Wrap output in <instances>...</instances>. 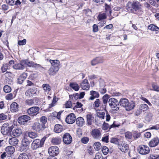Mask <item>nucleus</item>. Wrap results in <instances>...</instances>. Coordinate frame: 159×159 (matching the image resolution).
<instances>
[{"label":"nucleus","mask_w":159,"mask_h":159,"mask_svg":"<svg viewBox=\"0 0 159 159\" xmlns=\"http://www.w3.org/2000/svg\"><path fill=\"white\" fill-rule=\"evenodd\" d=\"M139 153L142 155H146L148 154L150 152V148L147 145H139L138 148Z\"/></svg>","instance_id":"6e6552de"},{"label":"nucleus","mask_w":159,"mask_h":159,"mask_svg":"<svg viewBox=\"0 0 159 159\" xmlns=\"http://www.w3.org/2000/svg\"><path fill=\"white\" fill-rule=\"evenodd\" d=\"M39 99L37 98H34L32 99H27L25 101L26 105L31 106L37 105L39 102Z\"/></svg>","instance_id":"9b49d317"},{"label":"nucleus","mask_w":159,"mask_h":159,"mask_svg":"<svg viewBox=\"0 0 159 159\" xmlns=\"http://www.w3.org/2000/svg\"><path fill=\"white\" fill-rule=\"evenodd\" d=\"M48 152L51 156H55L59 153V149L57 146H52L49 148Z\"/></svg>","instance_id":"f8f14e48"},{"label":"nucleus","mask_w":159,"mask_h":159,"mask_svg":"<svg viewBox=\"0 0 159 159\" xmlns=\"http://www.w3.org/2000/svg\"><path fill=\"white\" fill-rule=\"evenodd\" d=\"M38 93V91L37 88H32L28 89L26 91L25 95L27 97L30 98L36 96Z\"/></svg>","instance_id":"9d476101"},{"label":"nucleus","mask_w":159,"mask_h":159,"mask_svg":"<svg viewBox=\"0 0 159 159\" xmlns=\"http://www.w3.org/2000/svg\"><path fill=\"white\" fill-rule=\"evenodd\" d=\"M75 116L74 113H70L68 115L66 118V121L67 124H72L75 121Z\"/></svg>","instance_id":"dca6fc26"},{"label":"nucleus","mask_w":159,"mask_h":159,"mask_svg":"<svg viewBox=\"0 0 159 159\" xmlns=\"http://www.w3.org/2000/svg\"><path fill=\"white\" fill-rule=\"evenodd\" d=\"M119 139L114 137L112 138L110 140V142L111 143L117 144L118 145V144H120V143H119Z\"/></svg>","instance_id":"49530a36"},{"label":"nucleus","mask_w":159,"mask_h":159,"mask_svg":"<svg viewBox=\"0 0 159 159\" xmlns=\"http://www.w3.org/2000/svg\"><path fill=\"white\" fill-rule=\"evenodd\" d=\"M102 103L101 101L99 99H97L93 104V107L96 108H98L101 106L102 107Z\"/></svg>","instance_id":"f704fd0d"},{"label":"nucleus","mask_w":159,"mask_h":159,"mask_svg":"<svg viewBox=\"0 0 159 159\" xmlns=\"http://www.w3.org/2000/svg\"><path fill=\"white\" fill-rule=\"evenodd\" d=\"M93 137L96 139H100L101 136V133L98 129H95L92 130L91 133Z\"/></svg>","instance_id":"6ab92c4d"},{"label":"nucleus","mask_w":159,"mask_h":159,"mask_svg":"<svg viewBox=\"0 0 159 159\" xmlns=\"http://www.w3.org/2000/svg\"><path fill=\"white\" fill-rule=\"evenodd\" d=\"M142 6L138 1H134L132 3L129 2L126 8L129 11L138 16H140L143 12Z\"/></svg>","instance_id":"f257e3e1"},{"label":"nucleus","mask_w":159,"mask_h":159,"mask_svg":"<svg viewBox=\"0 0 159 159\" xmlns=\"http://www.w3.org/2000/svg\"><path fill=\"white\" fill-rule=\"evenodd\" d=\"M76 124L80 127L83 126L85 123L84 119L81 117L77 118L76 119Z\"/></svg>","instance_id":"bb28decb"},{"label":"nucleus","mask_w":159,"mask_h":159,"mask_svg":"<svg viewBox=\"0 0 159 159\" xmlns=\"http://www.w3.org/2000/svg\"><path fill=\"white\" fill-rule=\"evenodd\" d=\"M19 106L16 102H12L11 105L10 110L12 112H16L19 110Z\"/></svg>","instance_id":"4be33fe9"},{"label":"nucleus","mask_w":159,"mask_h":159,"mask_svg":"<svg viewBox=\"0 0 159 159\" xmlns=\"http://www.w3.org/2000/svg\"><path fill=\"white\" fill-rule=\"evenodd\" d=\"M63 129V126L58 124L56 125L54 127V131L57 133H60Z\"/></svg>","instance_id":"473e14b6"},{"label":"nucleus","mask_w":159,"mask_h":159,"mask_svg":"<svg viewBox=\"0 0 159 159\" xmlns=\"http://www.w3.org/2000/svg\"><path fill=\"white\" fill-rule=\"evenodd\" d=\"M90 95L91 96L89 98V100H93L95 98H99L100 95L99 93L95 91L92 90L90 92Z\"/></svg>","instance_id":"5701e85b"},{"label":"nucleus","mask_w":159,"mask_h":159,"mask_svg":"<svg viewBox=\"0 0 159 159\" xmlns=\"http://www.w3.org/2000/svg\"><path fill=\"white\" fill-rule=\"evenodd\" d=\"M9 143L11 145L15 146L18 143V140L16 138L12 137L9 139Z\"/></svg>","instance_id":"c756f323"},{"label":"nucleus","mask_w":159,"mask_h":159,"mask_svg":"<svg viewBox=\"0 0 159 159\" xmlns=\"http://www.w3.org/2000/svg\"><path fill=\"white\" fill-rule=\"evenodd\" d=\"M47 118L45 116H42L40 119V123L43 125H44V126H47L46 123L47 122Z\"/></svg>","instance_id":"58836bf2"},{"label":"nucleus","mask_w":159,"mask_h":159,"mask_svg":"<svg viewBox=\"0 0 159 159\" xmlns=\"http://www.w3.org/2000/svg\"><path fill=\"white\" fill-rule=\"evenodd\" d=\"M24 61V66L25 67L26 66H28L30 67H33L39 69L41 71H43L44 70V68L39 64L35 63L33 61H29L28 60H23Z\"/></svg>","instance_id":"7ed1b4c3"},{"label":"nucleus","mask_w":159,"mask_h":159,"mask_svg":"<svg viewBox=\"0 0 159 159\" xmlns=\"http://www.w3.org/2000/svg\"><path fill=\"white\" fill-rule=\"evenodd\" d=\"M39 107H33L27 109L26 110V113L31 116H34L39 113Z\"/></svg>","instance_id":"0eeeda50"},{"label":"nucleus","mask_w":159,"mask_h":159,"mask_svg":"<svg viewBox=\"0 0 159 159\" xmlns=\"http://www.w3.org/2000/svg\"><path fill=\"white\" fill-rule=\"evenodd\" d=\"M6 3L10 6H13L15 4L14 0H6Z\"/></svg>","instance_id":"e2e57ef3"},{"label":"nucleus","mask_w":159,"mask_h":159,"mask_svg":"<svg viewBox=\"0 0 159 159\" xmlns=\"http://www.w3.org/2000/svg\"><path fill=\"white\" fill-rule=\"evenodd\" d=\"M103 61L102 57H97L91 61V64L92 66H94L97 64L102 63Z\"/></svg>","instance_id":"aec40b11"},{"label":"nucleus","mask_w":159,"mask_h":159,"mask_svg":"<svg viewBox=\"0 0 159 159\" xmlns=\"http://www.w3.org/2000/svg\"><path fill=\"white\" fill-rule=\"evenodd\" d=\"M109 105L115 111H117L119 109V102L117 99L114 98H110L108 101Z\"/></svg>","instance_id":"423d86ee"},{"label":"nucleus","mask_w":159,"mask_h":159,"mask_svg":"<svg viewBox=\"0 0 159 159\" xmlns=\"http://www.w3.org/2000/svg\"><path fill=\"white\" fill-rule=\"evenodd\" d=\"M45 138H43L41 140L39 139H36L33 142L31 147L34 149H36L39 147H41L43 144Z\"/></svg>","instance_id":"20e7f679"},{"label":"nucleus","mask_w":159,"mask_h":159,"mask_svg":"<svg viewBox=\"0 0 159 159\" xmlns=\"http://www.w3.org/2000/svg\"><path fill=\"white\" fill-rule=\"evenodd\" d=\"M18 159H29V157L26 154L23 153L19 155Z\"/></svg>","instance_id":"8fccbe9b"},{"label":"nucleus","mask_w":159,"mask_h":159,"mask_svg":"<svg viewBox=\"0 0 159 159\" xmlns=\"http://www.w3.org/2000/svg\"><path fill=\"white\" fill-rule=\"evenodd\" d=\"M109 139V136H104V137H103L102 138V141L103 142H105L106 143H107L108 142Z\"/></svg>","instance_id":"69168bd1"},{"label":"nucleus","mask_w":159,"mask_h":159,"mask_svg":"<svg viewBox=\"0 0 159 159\" xmlns=\"http://www.w3.org/2000/svg\"><path fill=\"white\" fill-rule=\"evenodd\" d=\"M85 95V92H81L80 93V94L78 93H76L75 95V97H75L76 96H77V97L79 96V98L80 99H82L83 98Z\"/></svg>","instance_id":"4d7b16f0"},{"label":"nucleus","mask_w":159,"mask_h":159,"mask_svg":"<svg viewBox=\"0 0 159 159\" xmlns=\"http://www.w3.org/2000/svg\"><path fill=\"white\" fill-rule=\"evenodd\" d=\"M49 61L52 64V67L59 69L60 61L59 60H50Z\"/></svg>","instance_id":"a878e982"},{"label":"nucleus","mask_w":159,"mask_h":159,"mask_svg":"<svg viewBox=\"0 0 159 159\" xmlns=\"http://www.w3.org/2000/svg\"><path fill=\"white\" fill-rule=\"evenodd\" d=\"M26 135L27 136H28L32 139H34L37 136V134L36 133L32 132H27L26 133Z\"/></svg>","instance_id":"4c0bfd02"},{"label":"nucleus","mask_w":159,"mask_h":159,"mask_svg":"<svg viewBox=\"0 0 159 159\" xmlns=\"http://www.w3.org/2000/svg\"><path fill=\"white\" fill-rule=\"evenodd\" d=\"M119 125H116L114 123V122L113 124L110 126L108 123L104 122L102 126V129L104 130H107L108 129H110L111 128H115L116 127H118Z\"/></svg>","instance_id":"b1692460"},{"label":"nucleus","mask_w":159,"mask_h":159,"mask_svg":"<svg viewBox=\"0 0 159 159\" xmlns=\"http://www.w3.org/2000/svg\"><path fill=\"white\" fill-rule=\"evenodd\" d=\"M148 108V106L147 104H143L140 105L139 108L142 112H144L147 110Z\"/></svg>","instance_id":"c03bdc74"},{"label":"nucleus","mask_w":159,"mask_h":159,"mask_svg":"<svg viewBox=\"0 0 159 159\" xmlns=\"http://www.w3.org/2000/svg\"><path fill=\"white\" fill-rule=\"evenodd\" d=\"M24 61L23 60L20 61L19 63H16L13 65V68L17 70H23L25 68Z\"/></svg>","instance_id":"ddd939ff"},{"label":"nucleus","mask_w":159,"mask_h":159,"mask_svg":"<svg viewBox=\"0 0 159 159\" xmlns=\"http://www.w3.org/2000/svg\"><path fill=\"white\" fill-rule=\"evenodd\" d=\"M46 127L47 126H44V125L37 122L34 123L32 126L33 129L39 133L42 132Z\"/></svg>","instance_id":"1a4fd4ad"},{"label":"nucleus","mask_w":159,"mask_h":159,"mask_svg":"<svg viewBox=\"0 0 159 159\" xmlns=\"http://www.w3.org/2000/svg\"><path fill=\"white\" fill-rule=\"evenodd\" d=\"M109 151V150L107 147L106 146H104L102 148V152L103 153L106 155Z\"/></svg>","instance_id":"3c124183"},{"label":"nucleus","mask_w":159,"mask_h":159,"mask_svg":"<svg viewBox=\"0 0 159 159\" xmlns=\"http://www.w3.org/2000/svg\"><path fill=\"white\" fill-rule=\"evenodd\" d=\"M159 143V139L158 137L152 139L148 143V144L150 147H154L158 145Z\"/></svg>","instance_id":"a211bd4d"},{"label":"nucleus","mask_w":159,"mask_h":159,"mask_svg":"<svg viewBox=\"0 0 159 159\" xmlns=\"http://www.w3.org/2000/svg\"><path fill=\"white\" fill-rule=\"evenodd\" d=\"M3 91L6 93H9L11 90V88L8 85H5L3 88Z\"/></svg>","instance_id":"de8ad7c7"},{"label":"nucleus","mask_w":159,"mask_h":159,"mask_svg":"<svg viewBox=\"0 0 159 159\" xmlns=\"http://www.w3.org/2000/svg\"><path fill=\"white\" fill-rule=\"evenodd\" d=\"M27 77L26 73L24 72L19 76L17 80V82L20 84H21Z\"/></svg>","instance_id":"393cba45"},{"label":"nucleus","mask_w":159,"mask_h":159,"mask_svg":"<svg viewBox=\"0 0 159 159\" xmlns=\"http://www.w3.org/2000/svg\"><path fill=\"white\" fill-rule=\"evenodd\" d=\"M109 98V95L106 94L104 95L102 97V107H104L106 106L108 102V100Z\"/></svg>","instance_id":"7c9ffc66"},{"label":"nucleus","mask_w":159,"mask_h":159,"mask_svg":"<svg viewBox=\"0 0 159 159\" xmlns=\"http://www.w3.org/2000/svg\"><path fill=\"white\" fill-rule=\"evenodd\" d=\"M93 146L94 149L97 151H98L102 148L101 145L100 143L97 142L94 143Z\"/></svg>","instance_id":"a18cd8bd"},{"label":"nucleus","mask_w":159,"mask_h":159,"mask_svg":"<svg viewBox=\"0 0 159 159\" xmlns=\"http://www.w3.org/2000/svg\"><path fill=\"white\" fill-rule=\"evenodd\" d=\"M65 107L66 108H70L72 106L71 102L70 101H67L65 104Z\"/></svg>","instance_id":"0e129e2a"},{"label":"nucleus","mask_w":159,"mask_h":159,"mask_svg":"<svg viewBox=\"0 0 159 159\" xmlns=\"http://www.w3.org/2000/svg\"><path fill=\"white\" fill-rule=\"evenodd\" d=\"M13 127L12 125L10 127L8 123H4L2 127L1 132L3 135H7L11 131Z\"/></svg>","instance_id":"39448f33"},{"label":"nucleus","mask_w":159,"mask_h":159,"mask_svg":"<svg viewBox=\"0 0 159 159\" xmlns=\"http://www.w3.org/2000/svg\"><path fill=\"white\" fill-rule=\"evenodd\" d=\"M159 154L150 155L148 159H159Z\"/></svg>","instance_id":"6e6d98bb"},{"label":"nucleus","mask_w":159,"mask_h":159,"mask_svg":"<svg viewBox=\"0 0 159 159\" xmlns=\"http://www.w3.org/2000/svg\"><path fill=\"white\" fill-rule=\"evenodd\" d=\"M15 150L14 148L11 146H8L6 148V151L7 153L10 154H13Z\"/></svg>","instance_id":"e433bc0d"},{"label":"nucleus","mask_w":159,"mask_h":159,"mask_svg":"<svg viewBox=\"0 0 159 159\" xmlns=\"http://www.w3.org/2000/svg\"><path fill=\"white\" fill-rule=\"evenodd\" d=\"M30 142L29 140L26 137L24 138L21 141L22 147H25L26 149L29 145Z\"/></svg>","instance_id":"cd10ccee"},{"label":"nucleus","mask_w":159,"mask_h":159,"mask_svg":"<svg viewBox=\"0 0 159 159\" xmlns=\"http://www.w3.org/2000/svg\"><path fill=\"white\" fill-rule=\"evenodd\" d=\"M86 118L87 121V124L89 125H91L92 124V121L93 119V116L90 114H88L86 116Z\"/></svg>","instance_id":"79ce46f5"},{"label":"nucleus","mask_w":159,"mask_h":159,"mask_svg":"<svg viewBox=\"0 0 159 159\" xmlns=\"http://www.w3.org/2000/svg\"><path fill=\"white\" fill-rule=\"evenodd\" d=\"M94 159H103V157L101 153H97Z\"/></svg>","instance_id":"bf43d9fd"},{"label":"nucleus","mask_w":159,"mask_h":159,"mask_svg":"<svg viewBox=\"0 0 159 159\" xmlns=\"http://www.w3.org/2000/svg\"><path fill=\"white\" fill-rule=\"evenodd\" d=\"M118 148L121 152L125 153L127 152L129 149L128 144L123 142L118 144Z\"/></svg>","instance_id":"f3484780"},{"label":"nucleus","mask_w":159,"mask_h":159,"mask_svg":"<svg viewBox=\"0 0 159 159\" xmlns=\"http://www.w3.org/2000/svg\"><path fill=\"white\" fill-rule=\"evenodd\" d=\"M132 134L129 132H127L125 133V137L126 139H130L132 137Z\"/></svg>","instance_id":"603ef678"},{"label":"nucleus","mask_w":159,"mask_h":159,"mask_svg":"<svg viewBox=\"0 0 159 159\" xmlns=\"http://www.w3.org/2000/svg\"><path fill=\"white\" fill-rule=\"evenodd\" d=\"M63 141L66 144H69L71 143L72 141V138L70 135L68 133H66L62 137Z\"/></svg>","instance_id":"2eb2a0df"},{"label":"nucleus","mask_w":159,"mask_h":159,"mask_svg":"<svg viewBox=\"0 0 159 159\" xmlns=\"http://www.w3.org/2000/svg\"><path fill=\"white\" fill-rule=\"evenodd\" d=\"M13 98V95L12 93H10L7 94L6 96V98L7 100H11Z\"/></svg>","instance_id":"680f3d73"},{"label":"nucleus","mask_w":159,"mask_h":159,"mask_svg":"<svg viewBox=\"0 0 159 159\" xmlns=\"http://www.w3.org/2000/svg\"><path fill=\"white\" fill-rule=\"evenodd\" d=\"M42 87L45 92H48V94H51V93L50 91L51 90V88L48 84H44L42 85Z\"/></svg>","instance_id":"c85d7f7f"},{"label":"nucleus","mask_w":159,"mask_h":159,"mask_svg":"<svg viewBox=\"0 0 159 159\" xmlns=\"http://www.w3.org/2000/svg\"><path fill=\"white\" fill-rule=\"evenodd\" d=\"M99 91L101 94H104L106 92L107 90L105 88L103 87L100 88Z\"/></svg>","instance_id":"338daca9"},{"label":"nucleus","mask_w":159,"mask_h":159,"mask_svg":"<svg viewBox=\"0 0 159 159\" xmlns=\"http://www.w3.org/2000/svg\"><path fill=\"white\" fill-rule=\"evenodd\" d=\"M80 86L84 90H88L89 89V84L87 80L85 79L81 83Z\"/></svg>","instance_id":"412c9836"},{"label":"nucleus","mask_w":159,"mask_h":159,"mask_svg":"<svg viewBox=\"0 0 159 159\" xmlns=\"http://www.w3.org/2000/svg\"><path fill=\"white\" fill-rule=\"evenodd\" d=\"M120 106L125 108L126 110L129 111L133 109L135 106L134 101L129 102L126 98H121L119 102Z\"/></svg>","instance_id":"f03ea898"},{"label":"nucleus","mask_w":159,"mask_h":159,"mask_svg":"<svg viewBox=\"0 0 159 159\" xmlns=\"http://www.w3.org/2000/svg\"><path fill=\"white\" fill-rule=\"evenodd\" d=\"M59 69L52 67H51L49 70V74L50 75H54L58 71Z\"/></svg>","instance_id":"c9c22d12"},{"label":"nucleus","mask_w":159,"mask_h":159,"mask_svg":"<svg viewBox=\"0 0 159 159\" xmlns=\"http://www.w3.org/2000/svg\"><path fill=\"white\" fill-rule=\"evenodd\" d=\"M30 120V117L26 115H24L20 116L18 119V122L21 125H24L27 122L28 120Z\"/></svg>","instance_id":"4468645a"},{"label":"nucleus","mask_w":159,"mask_h":159,"mask_svg":"<svg viewBox=\"0 0 159 159\" xmlns=\"http://www.w3.org/2000/svg\"><path fill=\"white\" fill-rule=\"evenodd\" d=\"M148 29L151 30L157 31L159 30V28L155 25L151 24L148 26Z\"/></svg>","instance_id":"37998d69"},{"label":"nucleus","mask_w":159,"mask_h":159,"mask_svg":"<svg viewBox=\"0 0 159 159\" xmlns=\"http://www.w3.org/2000/svg\"><path fill=\"white\" fill-rule=\"evenodd\" d=\"M61 141V138L55 137L52 138L51 140V142L54 144L58 145L60 143Z\"/></svg>","instance_id":"72a5a7b5"},{"label":"nucleus","mask_w":159,"mask_h":159,"mask_svg":"<svg viewBox=\"0 0 159 159\" xmlns=\"http://www.w3.org/2000/svg\"><path fill=\"white\" fill-rule=\"evenodd\" d=\"M9 66L7 65V63L3 64L1 68L2 73H4L6 72L7 70L9 69L10 68Z\"/></svg>","instance_id":"a19ab883"},{"label":"nucleus","mask_w":159,"mask_h":159,"mask_svg":"<svg viewBox=\"0 0 159 159\" xmlns=\"http://www.w3.org/2000/svg\"><path fill=\"white\" fill-rule=\"evenodd\" d=\"M70 86L75 91H78L80 88L78 84L75 83H70Z\"/></svg>","instance_id":"ea45409f"},{"label":"nucleus","mask_w":159,"mask_h":159,"mask_svg":"<svg viewBox=\"0 0 159 159\" xmlns=\"http://www.w3.org/2000/svg\"><path fill=\"white\" fill-rule=\"evenodd\" d=\"M107 18L106 15L105 13H103L100 14L98 16V20L99 21H100L102 20L105 19Z\"/></svg>","instance_id":"09e8293b"},{"label":"nucleus","mask_w":159,"mask_h":159,"mask_svg":"<svg viewBox=\"0 0 159 159\" xmlns=\"http://www.w3.org/2000/svg\"><path fill=\"white\" fill-rule=\"evenodd\" d=\"M22 134V131L20 129H14L12 132V134L14 136L19 137Z\"/></svg>","instance_id":"2f4dec72"},{"label":"nucleus","mask_w":159,"mask_h":159,"mask_svg":"<svg viewBox=\"0 0 159 159\" xmlns=\"http://www.w3.org/2000/svg\"><path fill=\"white\" fill-rule=\"evenodd\" d=\"M7 118V115L3 113L0 114V122H1L3 120L6 119Z\"/></svg>","instance_id":"5fc2aeb1"},{"label":"nucleus","mask_w":159,"mask_h":159,"mask_svg":"<svg viewBox=\"0 0 159 159\" xmlns=\"http://www.w3.org/2000/svg\"><path fill=\"white\" fill-rule=\"evenodd\" d=\"M88 77L89 79L93 80L97 79L98 78V76L96 75L93 74L89 75Z\"/></svg>","instance_id":"774afa93"},{"label":"nucleus","mask_w":159,"mask_h":159,"mask_svg":"<svg viewBox=\"0 0 159 159\" xmlns=\"http://www.w3.org/2000/svg\"><path fill=\"white\" fill-rule=\"evenodd\" d=\"M26 40L25 39L22 40H19L18 42V44L19 45H23L26 44Z\"/></svg>","instance_id":"13d9d810"},{"label":"nucleus","mask_w":159,"mask_h":159,"mask_svg":"<svg viewBox=\"0 0 159 159\" xmlns=\"http://www.w3.org/2000/svg\"><path fill=\"white\" fill-rule=\"evenodd\" d=\"M152 87L153 89V90L157 92H159V86L157 84H153L152 85Z\"/></svg>","instance_id":"864d4df0"},{"label":"nucleus","mask_w":159,"mask_h":159,"mask_svg":"<svg viewBox=\"0 0 159 159\" xmlns=\"http://www.w3.org/2000/svg\"><path fill=\"white\" fill-rule=\"evenodd\" d=\"M81 141L83 143L86 144L89 141V139L87 137H83L81 139Z\"/></svg>","instance_id":"052dcab7"}]
</instances>
